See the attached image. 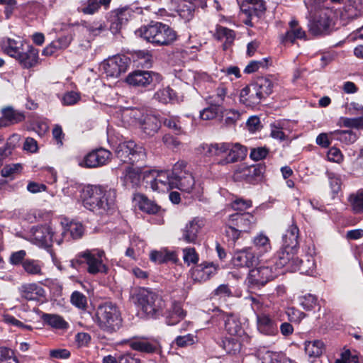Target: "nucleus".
Masks as SVG:
<instances>
[{
  "label": "nucleus",
  "mask_w": 363,
  "mask_h": 363,
  "mask_svg": "<svg viewBox=\"0 0 363 363\" xmlns=\"http://www.w3.org/2000/svg\"><path fill=\"white\" fill-rule=\"evenodd\" d=\"M315 267V260L311 257H306L304 260L300 259L293 265L291 272L298 271L301 274L312 275Z\"/></svg>",
  "instance_id": "obj_37"
},
{
  "label": "nucleus",
  "mask_w": 363,
  "mask_h": 363,
  "mask_svg": "<svg viewBox=\"0 0 363 363\" xmlns=\"http://www.w3.org/2000/svg\"><path fill=\"white\" fill-rule=\"evenodd\" d=\"M134 147H135V143L131 140L120 143L116 149V157L121 162L129 163Z\"/></svg>",
  "instance_id": "obj_40"
},
{
  "label": "nucleus",
  "mask_w": 363,
  "mask_h": 363,
  "mask_svg": "<svg viewBox=\"0 0 363 363\" xmlns=\"http://www.w3.org/2000/svg\"><path fill=\"white\" fill-rule=\"evenodd\" d=\"M223 347L230 354H235L240 351L241 344L238 339L234 336L223 340Z\"/></svg>",
  "instance_id": "obj_52"
},
{
  "label": "nucleus",
  "mask_w": 363,
  "mask_h": 363,
  "mask_svg": "<svg viewBox=\"0 0 363 363\" xmlns=\"http://www.w3.org/2000/svg\"><path fill=\"white\" fill-rule=\"evenodd\" d=\"M162 315L166 316V323L169 325H174L181 321L186 316V312L179 303H172L171 308Z\"/></svg>",
  "instance_id": "obj_31"
},
{
  "label": "nucleus",
  "mask_w": 363,
  "mask_h": 363,
  "mask_svg": "<svg viewBox=\"0 0 363 363\" xmlns=\"http://www.w3.org/2000/svg\"><path fill=\"white\" fill-rule=\"evenodd\" d=\"M84 206L96 213L104 214L114 208L116 191L103 185H88L83 189Z\"/></svg>",
  "instance_id": "obj_1"
},
{
  "label": "nucleus",
  "mask_w": 363,
  "mask_h": 363,
  "mask_svg": "<svg viewBox=\"0 0 363 363\" xmlns=\"http://www.w3.org/2000/svg\"><path fill=\"white\" fill-rule=\"evenodd\" d=\"M297 251L298 248L283 245L272 262L274 264V269L277 271L278 269L286 267L288 270L291 271L294 264L298 261V257L296 255Z\"/></svg>",
  "instance_id": "obj_13"
},
{
  "label": "nucleus",
  "mask_w": 363,
  "mask_h": 363,
  "mask_svg": "<svg viewBox=\"0 0 363 363\" xmlns=\"http://www.w3.org/2000/svg\"><path fill=\"white\" fill-rule=\"evenodd\" d=\"M349 206L354 214L363 213V189H359L357 191L349 195L347 199Z\"/></svg>",
  "instance_id": "obj_41"
},
{
  "label": "nucleus",
  "mask_w": 363,
  "mask_h": 363,
  "mask_svg": "<svg viewBox=\"0 0 363 363\" xmlns=\"http://www.w3.org/2000/svg\"><path fill=\"white\" fill-rule=\"evenodd\" d=\"M143 131L147 135H154L160 128L161 123L154 115L146 114L140 123Z\"/></svg>",
  "instance_id": "obj_30"
},
{
  "label": "nucleus",
  "mask_w": 363,
  "mask_h": 363,
  "mask_svg": "<svg viewBox=\"0 0 363 363\" xmlns=\"http://www.w3.org/2000/svg\"><path fill=\"white\" fill-rule=\"evenodd\" d=\"M203 150V153L207 157L223 156L227 155L228 150V143H211L203 144L200 147Z\"/></svg>",
  "instance_id": "obj_36"
},
{
  "label": "nucleus",
  "mask_w": 363,
  "mask_h": 363,
  "mask_svg": "<svg viewBox=\"0 0 363 363\" xmlns=\"http://www.w3.org/2000/svg\"><path fill=\"white\" fill-rule=\"evenodd\" d=\"M41 319L45 325L54 329L65 330L69 327L68 323L57 314L43 313Z\"/></svg>",
  "instance_id": "obj_34"
},
{
  "label": "nucleus",
  "mask_w": 363,
  "mask_h": 363,
  "mask_svg": "<svg viewBox=\"0 0 363 363\" xmlns=\"http://www.w3.org/2000/svg\"><path fill=\"white\" fill-rule=\"evenodd\" d=\"M19 291L21 297L28 301H39L45 296L44 289L36 283L23 284Z\"/></svg>",
  "instance_id": "obj_21"
},
{
  "label": "nucleus",
  "mask_w": 363,
  "mask_h": 363,
  "mask_svg": "<svg viewBox=\"0 0 363 363\" xmlns=\"http://www.w3.org/2000/svg\"><path fill=\"white\" fill-rule=\"evenodd\" d=\"M111 153L104 148H99L88 153L80 163L82 167L96 168L106 164L111 159Z\"/></svg>",
  "instance_id": "obj_17"
},
{
  "label": "nucleus",
  "mask_w": 363,
  "mask_h": 363,
  "mask_svg": "<svg viewBox=\"0 0 363 363\" xmlns=\"http://www.w3.org/2000/svg\"><path fill=\"white\" fill-rule=\"evenodd\" d=\"M216 267L213 263L201 264L191 270V278L196 281H205L216 272Z\"/></svg>",
  "instance_id": "obj_25"
},
{
  "label": "nucleus",
  "mask_w": 363,
  "mask_h": 363,
  "mask_svg": "<svg viewBox=\"0 0 363 363\" xmlns=\"http://www.w3.org/2000/svg\"><path fill=\"white\" fill-rule=\"evenodd\" d=\"M129 347L133 350L145 353L160 352V345L157 340H148L145 337H134L128 340Z\"/></svg>",
  "instance_id": "obj_19"
},
{
  "label": "nucleus",
  "mask_w": 363,
  "mask_h": 363,
  "mask_svg": "<svg viewBox=\"0 0 363 363\" xmlns=\"http://www.w3.org/2000/svg\"><path fill=\"white\" fill-rule=\"evenodd\" d=\"M31 240L37 245L48 248L54 242L60 245L62 239L50 225H39L31 229Z\"/></svg>",
  "instance_id": "obj_8"
},
{
  "label": "nucleus",
  "mask_w": 363,
  "mask_h": 363,
  "mask_svg": "<svg viewBox=\"0 0 363 363\" xmlns=\"http://www.w3.org/2000/svg\"><path fill=\"white\" fill-rule=\"evenodd\" d=\"M277 276V272L271 262L267 265H260L250 270L247 280L250 286L259 287L264 286Z\"/></svg>",
  "instance_id": "obj_10"
},
{
  "label": "nucleus",
  "mask_w": 363,
  "mask_h": 363,
  "mask_svg": "<svg viewBox=\"0 0 363 363\" xmlns=\"http://www.w3.org/2000/svg\"><path fill=\"white\" fill-rule=\"evenodd\" d=\"M24 69H30L39 63L38 50L27 45L16 60Z\"/></svg>",
  "instance_id": "obj_22"
},
{
  "label": "nucleus",
  "mask_w": 363,
  "mask_h": 363,
  "mask_svg": "<svg viewBox=\"0 0 363 363\" xmlns=\"http://www.w3.org/2000/svg\"><path fill=\"white\" fill-rule=\"evenodd\" d=\"M72 39L73 38L71 34L58 38L44 48L43 50V55L48 56L52 55L55 54L57 50L67 48L69 45Z\"/></svg>",
  "instance_id": "obj_32"
},
{
  "label": "nucleus",
  "mask_w": 363,
  "mask_h": 363,
  "mask_svg": "<svg viewBox=\"0 0 363 363\" xmlns=\"http://www.w3.org/2000/svg\"><path fill=\"white\" fill-rule=\"evenodd\" d=\"M0 363H19V361L13 350L0 347Z\"/></svg>",
  "instance_id": "obj_55"
},
{
  "label": "nucleus",
  "mask_w": 363,
  "mask_h": 363,
  "mask_svg": "<svg viewBox=\"0 0 363 363\" xmlns=\"http://www.w3.org/2000/svg\"><path fill=\"white\" fill-rule=\"evenodd\" d=\"M104 258H105V253L102 250H86L76 255L75 258L71 261V266L77 268L80 264H86L89 274L106 273L107 267L104 263Z\"/></svg>",
  "instance_id": "obj_5"
},
{
  "label": "nucleus",
  "mask_w": 363,
  "mask_h": 363,
  "mask_svg": "<svg viewBox=\"0 0 363 363\" xmlns=\"http://www.w3.org/2000/svg\"><path fill=\"white\" fill-rule=\"evenodd\" d=\"M208 106L200 111V118L202 120L208 121L216 118L220 113H223V108H218L211 103Z\"/></svg>",
  "instance_id": "obj_53"
},
{
  "label": "nucleus",
  "mask_w": 363,
  "mask_h": 363,
  "mask_svg": "<svg viewBox=\"0 0 363 363\" xmlns=\"http://www.w3.org/2000/svg\"><path fill=\"white\" fill-rule=\"evenodd\" d=\"M254 247L260 253H264L270 250L271 245L269 238L263 233L257 235L252 240Z\"/></svg>",
  "instance_id": "obj_48"
},
{
  "label": "nucleus",
  "mask_w": 363,
  "mask_h": 363,
  "mask_svg": "<svg viewBox=\"0 0 363 363\" xmlns=\"http://www.w3.org/2000/svg\"><path fill=\"white\" fill-rule=\"evenodd\" d=\"M196 336L193 334H186L185 335L177 336L174 342L180 347H185L192 345L195 343Z\"/></svg>",
  "instance_id": "obj_63"
},
{
  "label": "nucleus",
  "mask_w": 363,
  "mask_h": 363,
  "mask_svg": "<svg viewBox=\"0 0 363 363\" xmlns=\"http://www.w3.org/2000/svg\"><path fill=\"white\" fill-rule=\"evenodd\" d=\"M162 80L158 73L152 71L137 70L130 73L126 82L133 86L139 88L153 89Z\"/></svg>",
  "instance_id": "obj_9"
},
{
  "label": "nucleus",
  "mask_w": 363,
  "mask_h": 363,
  "mask_svg": "<svg viewBox=\"0 0 363 363\" xmlns=\"http://www.w3.org/2000/svg\"><path fill=\"white\" fill-rule=\"evenodd\" d=\"M2 114L11 124L21 122L25 119V116L22 112L15 110L11 106L3 108Z\"/></svg>",
  "instance_id": "obj_49"
},
{
  "label": "nucleus",
  "mask_w": 363,
  "mask_h": 363,
  "mask_svg": "<svg viewBox=\"0 0 363 363\" xmlns=\"http://www.w3.org/2000/svg\"><path fill=\"white\" fill-rule=\"evenodd\" d=\"M183 258L185 263L196 264L199 261V255L194 247L183 249Z\"/></svg>",
  "instance_id": "obj_64"
},
{
  "label": "nucleus",
  "mask_w": 363,
  "mask_h": 363,
  "mask_svg": "<svg viewBox=\"0 0 363 363\" xmlns=\"http://www.w3.org/2000/svg\"><path fill=\"white\" fill-rule=\"evenodd\" d=\"M247 155V149L246 147L240 143L230 144L228 143V150L227 155L217 161L219 165H227L228 164L235 163L243 160Z\"/></svg>",
  "instance_id": "obj_18"
},
{
  "label": "nucleus",
  "mask_w": 363,
  "mask_h": 363,
  "mask_svg": "<svg viewBox=\"0 0 363 363\" xmlns=\"http://www.w3.org/2000/svg\"><path fill=\"white\" fill-rule=\"evenodd\" d=\"M135 35L156 45H168L177 38L176 32L160 22L144 26L135 30Z\"/></svg>",
  "instance_id": "obj_3"
},
{
  "label": "nucleus",
  "mask_w": 363,
  "mask_h": 363,
  "mask_svg": "<svg viewBox=\"0 0 363 363\" xmlns=\"http://www.w3.org/2000/svg\"><path fill=\"white\" fill-rule=\"evenodd\" d=\"M142 177H147V171L143 170L142 167L128 166L124 169L121 180L127 189H135L140 186Z\"/></svg>",
  "instance_id": "obj_15"
},
{
  "label": "nucleus",
  "mask_w": 363,
  "mask_h": 363,
  "mask_svg": "<svg viewBox=\"0 0 363 363\" xmlns=\"http://www.w3.org/2000/svg\"><path fill=\"white\" fill-rule=\"evenodd\" d=\"M28 44L23 43V40L18 39H11L8 38L4 43V51L9 55L10 57L15 58L17 60V58L21 55V52L23 50V49L26 48V45Z\"/></svg>",
  "instance_id": "obj_33"
},
{
  "label": "nucleus",
  "mask_w": 363,
  "mask_h": 363,
  "mask_svg": "<svg viewBox=\"0 0 363 363\" xmlns=\"http://www.w3.org/2000/svg\"><path fill=\"white\" fill-rule=\"evenodd\" d=\"M70 301L72 305L78 308L79 309L84 310L87 306V298L82 293L74 291L70 298Z\"/></svg>",
  "instance_id": "obj_56"
},
{
  "label": "nucleus",
  "mask_w": 363,
  "mask_h": 363,
  "mask_svg": "<svg viewBox=\"0 0 363 363\" xmlns=\"http://www.w3.org/2000/svg\"><path fill=\"white\" fill-rule=\"evenodd\" d=\"M227 225H233L241 233H249L255 227L256 218L250 213H236L229 216Z\"/></svg>",
  "instance_id": "obj_16"
},
{
  "label": "nucleus",
  "mask_w": 363,
  "mask_h": 363,
  "mask_svg": "<svg viewBox=\"0 0 363 363\" xmlns=\"http://www.w3.org/2000/svg\"><path fill=\"white\" fill-rule=\"evenodd\" d=\"M111 0H84L79 2L77 11L86 15H93L101 7L107 8Z\"/></svg>",
  "instance_id": "obj_26"
},
{
  "label": "nucleus",
  "mask_w": 363,
  "mask_h": 363,
  "mask_svg": "<svg viewBox=\"0 0 363 363\" xmlns=\"http://www.w3.org/2000/svg\"><path fill=\"white\" fill-rule=\"evenodd\" d=\"M187 164L184 161H178L172 168L174 175V189L190 193L194 186L195 180L192 174L186 169Z\"/></svg>",
  "instance_id": "obj_7"
},
{
  "label": "nucleus",
  "mask_w": 363,
  "mask_h": 363,
  "mask_svg": "<svg viewBox=\"0 0 363 363\" xmlns=\"http://www.w3.org/2000/svg\"><path fill=\"white\" fill-rule=\"evenodd\" d=\"M268 65V58H263L261 60H252L245 67L244 72L247 74H251L257 71L259 68H267Z\"/></svg>",
  "instance_id": "obj_58"
},
{
  "label": "nucleus",
  "mask_w": 363,
  "mask_h": 363,
  "mask_svg": "<svg viewBox=\"0 0 363 363\" xmlns=\"http://www.w3.org/2000/svg\"><path fill=\"white\" fill-rule=\"evenodd\" d=\"M306 34L305 30L299 26L298 22L294 19L289 22V29L286 32L282 38L284 43H294L296 39H306Z\"/></svg>",
  "instance_id": "obj_27"
},
{
  "label": "nucleus",
  "mask_w": 363,
  "mask_h": 363,
  "mask_svg": "<svg viewBox=\"0 0 363 363\" xmlns=\"http://www.w3.org/2000/svg\"><path fill=\"white\" fill-rule=\"evenodd\" d=\"M150 259L156 263L161 264L169 261L175 262L176 255L173 252H169L166 250L159 251H152L150 255Z\"/></svg>",
  "instance_id": "obj_44"
},
{
  "label": "nucleus",
  "mask_w": 363,
  "mask_h": 363,
  "mask_svg": "<svg viewBox=\"0 0 363 363\" xmlns=\"http://www.w3.org/2000/svg\"><path fill=\"white\" fill-rule=\"evenodd\" d=\"M343 19L354 20L363 16V4L362 0H352L342 12Z\"/></svg>",
  "instance_id": "obj_28"
},
{
  "label": "nucleus",
  "mask_w": 363,
  "mask_h": 363,
  "mask_svg": "<svg viewBox=\"0 0 363 363\" xmlns=\"http://www.w3.org/2000/svg\"><path fill=\"white\" fill-rule=\"evenodd\" d=\"M97 326L108 334L118 331L123 324V318L119 308L111 302L100 304L94 318Z\"/></svg>",
  "instance_id": "obj_2"
},
{
  "label": "nucleus",
  "mask_w": 363,
  "mask_h": 363,
  "mask_svg": "<svg viewBox=\"0 0 363 363\" xmlns=\"http://www.w3.org/2000/svg\"><path fill=\"white\" fill-rule=\"evenodd\" d=\"M151 176L150 187L153 191L166 192L174 189V175L172 171H147V177Z\"/></svg>",
  "instance_id": "obj_11"
},
{
  "label": "nucleus",
  "mask_w": 363,
  "mask_h": 363,
  "mask_svg": "<svg viewBox=\"0 0 363 363\" xmlns=\"http://www.w3.org/2000/svg\"><path fill=\"white\" fill-rule=\"evenodd\" d=\"M138 198V206L141 211L152 214L158 212L160 207L154 201L148 199L144 195H139Z\"/></svg>",
  "instance_id": "obj_50"
},
{
  "label": "nucleus",
  "mask_w": 363,
  "mask_h": 363,
  "mask_svg": "<svg viewBox=\"0 0 363 363\" xmlns=\"http://www.w3.org/2000/svg\"><path fill=\"white\" fill-rule=\"evenodd\" d=\"M257 356L262 363H294L283 354L269 351L265 347L259 349Z\"/></svg>",
  "instance_id": "obj_24"
},
{
  "label": "nucleus",
  "mask_w": 363,
  "mask_h": 363,
  "mask_svg": "<svg viewBox=\"0 0 363 363\" xmlns=\"http://www.w3.org/2000/svg\"><path fill=\"white\" fill-rule=\"evenodd\" d=\"M298 227L292 224L283 235V245L286 247H293L298 249Z\"/></svg>",
  "instance_id": "obj_42"
},
{
  "label": "nucleus",
  "mask_w": 363,
  "mask_h": 363,
  "mask_svg": "<svg viewBox=\"0 0 363 363\" xmlns=\"http://www.w3.org/2000/svg\"><path fill=\"white\" fill-rule=\"evenodd\" d=\"M299 303L305 310L311 311L318 305V299L315 296L308 294L299 297Z\"/></svg>",
  "instance_id": "obj_57"
},
{
  "label": "nucleus",
  "mask_w": 363,
  "mask_h": 363,
  "mask_svg": "<svg viewBox=\"0 0 363 363\" xmlns=\"http://www.w3.org/2000/svg\"><path fill=\"white\" fill-rule=\"evenodd\" d=\"M258 330L267 335H275L278 333L277 322L266 313L257 315Z\"/></svg>",
  "instance_id": "obj_23"
},
{
  "label": "nucleus",
  "mask_w": 363,
  "mask_h": 363,
  "mask_svg": "<svg viewBox=\"0 0 363 363\" xmlns=\"http://www.w3.org/2000/svg\"><path fill=\"white\" fill-rule=\"evenodd\" d=\"M127 58L124 56L115 55L104 60L100 69L107 78H118L121 73L127 70Z\"/></svg>",
  "instance_id": "obj_12"
},
{
  "label": "nucleus",
  "mask_w": 363,
  "mask_h": 363,
  "mask_svg": "<svg viewBox=\"0 0 363 363\" xmlns=\"http://www.w3.org/2000/svg\"><path fill=\"white\" fill-rule=\"evenodd\" d=\"M24 271L29 275H43L41 262L33 259H26L22 262Z\"/></svg>",
  "instance_id": "obj_45"
},
{
  "label": "nucleus",
  "mask_w": 363,
  "mask_h": 363,
  "mask_svg": "<svg viewBox=\"0 0 363 363\" xmlns=\"http://www.w3.org/2000/svg\"><path fill=\"white\" fill-rule=\"evenodd\" d=\"M145 159L146 152L145 149L142 146L137 145L135 144V147H134L133 151L132 152L129 163L133 164L138 162H143Z\"/></svg>",
  "instance_id": "obj_62"
},
{
  "label": "nucleus",
  "mask_w": 363,
  "mask_h": 363,
  "mask_svg": "<svg viewBox=\"0 0 363 363\" xmlns=\"http://www.w3.org/2000/svg\"><path fill=\"white\" fill-rule=\"evenodd\" d=\"M273 86L270 79L258 77L241 90L240 101L247 106L257 105L272 94Z\"/></svg>",
  "instance_id": "obj_4"
},
{
  "label": "nucleus",
  "mask_w": 363,
  "mask_h": 363,
  "mask_svg": "<svg viewBox=\"0 0 363 363\" xmlns=\"http://www.w3.org/2000/svg\"><path fill=\"white\" fill-rule=\"evenodd\" d=\"M135 303L148 316L156 318L163 314L166 306L162 297L147 289H141L135 296Z\"/></svg>",
  "instance_id": "obj_6"
},
{
  "label": "nucleus",
  "mask_w": 363,
  "mask_h": 363,
  "mask_svg": "<svg viewBox=\"0 0 363 363\" xmlns=\"http://www.w3.org/2000/svg\"><path fill=\"white\" fill-rule=\"evenodd\" d=\"M257 262V258L251 248L238 250L232 259L233 264L236 267H250Z\"/></svg>",
  "instance_id": "obj_20"
},
{
  "label": "nucleus",
  "mask_w": 363,
  "mask_h": 363,
  "mask_svg": "<svg viewBox=\"0 0 363 363\" xmlns=\"http://www.w3.org/2000/svg\"><path fill=\"white\" fill-rule=\"evenodd\" d=\"M19 140L20 136L18 134H13L8 139L5 145L0 147V160L11 154Z\"/></svg>",
  "instance_id": "obj_51"
},
{
  "label": "nucleus",
  "mask_w": 363,
  "mask_h": 363,
  "mask_svg": "<svg viewBox=\"0 0 363 363\" xmlns=\"http://www.w3.org/2000/svg\"><path fill=\"white\" fill-rule=\"evenodd\" d=\"M225 329L232 336L240 335L242 328L238 318L232 314L224 316Z\"/></svg>",
  "instance_id": "obj_38"
},
{
  "label": "nucleus",
  "mask_w": 363,
  "mask_h": 363,
  "mask_svg": "<svg viewBox=\"0 0 363 363\" xmlns=\"http://www.w3.org/2000/svg\"><path fill=\"white\" fill-rule=\"evenodd\" d=\"M227 94V87L221 84L216 90L215 94L209 96L206 99L207 103H211L218 108H223L222 105Z\"/></svg>",
  "instance_id": "obj_46"
},
{
  "label": "nucleus",
  "mask_w": 363,
  "mask_h": 363,
  "mask_svg": "<svg viewBox=\"0 0 363 363\" xmlns=\"http://www.w3.org/2000/svg\"><path fill=\"white\" fill-rule=\"evenodd\" d=\"M245 2L249 4L250 16L254 14L256 16H259L266 10L263 0H245Z\"/></svg>",
  "instance_id": "obj_54"
},
{
  "label": "nucleus",
  "mask_w": 363,
  "mask_h": 363,
  "mask_svg": "<svg viewBox=\"0 0 363 363\" xmlns=\"http://www.w3.org/2000/svg\"><path fill=\"white\" fill-rule=\"evenodd\" d=\"M206 221L203 218L195 217L189 220L182 229L180 240L188 244L199 242V235L204 227Z\"/></svg>",
  "instance_id": "obj_14"
},
{
  "label": "nucleus",
  "mask_w": 363,
  "mask_h": 363,
  "mask_svg": "<svg viewBox=\"0 0 363 363\" xmlns=\"http://www.w3.org/2000/svg\"><path fill=\"white\" fill-rule=\"evenodd\" d=\"M330 26V18L325 14L320 15L311 23L309 30L314 35H325L329 33Z\"/></svg>",
  "instance_id": "obj_29"
},
{
  "label": "nucleus",
  "mask_w": 363,
  "mask_h": 363,
  "mask_svg": "<svg viewBox=\"0 0 363 363\" xmlns=\"http://www.w3.org/2000/svg\"><path fill=\"white\" fill-rule=\"evenodd\" d=\"M173 90L169 87L158 90L154 95V99L162 104H167L172 98Z\"/></svg>",
  "instance_id": "obj_61"
},
{
  "label": "nucleus",
  "mask_w": 363,
  "mask_h": 363,
  "mask_svg": "<svg viewBox=\"0 0 363 363\" xmlns=\"http://www.w3.org/2000/svg\"><path fill=\"white\" fill-rule=\"evenodd\" d=\"M113 16L125 25L133 16V11L129 7L121 8L115 11Z\"/></svg>",
  "instance_id": "obj_59"
},
{
  "label": "nucleus",
  "mask_w": 363,
  "mask_h": 363,
  "mask_svg": "<svg viewBox=\"0 0 363 363\" xmlns=\"http://www.w3.org/2000/svg\"><path fill=\"white\" fill-rule=\"evenodd\" d=\"M144 111L139 108H125L122 111L121 118L124 123L129 125L137 124L140 125L141 121L144 117Z\"/></svg>",
  "instance_id": "obj_39"
},
{
  "label": "nucleus",
  "mask_w": 363,
  "mask_h": 363,
  "mask_svg": "<svg viewBox=\"0 0 363 363\" xmlns=\"http://www.w3.org/2000/svg\"><path fill=\"white\" fill-rule=\"evenodd\" d=\"M324 344L320 340L309 341L305 343V351L311 357H318L322 354Z\"/></svg>",
  "instance_id": "obj_47"
},
{
  "label": "nucleus",
  "mask_w": 363,
  "mask_h": 363,
  "mask_svg": "<svg viewBox=\"0 0 363 363\" xmlns=\"http://www.w3.org/2000/svg\"><path fill=\"white\" fill-rule=\"evenodd\" d=\"M265 167L260 164L251 165L242 169V177L249 183H252L261 179Z\"/></svg>",
  "instance_id": "obj_35"
},
{
  "label": "nucleus",
  "mask_w": 363,
  "mask_h": 363,
  "mask_svg": "<svg viewBox=\"0 0 363 363\" xmlns=\"http://www.w3.org/2000/svg\"><path fill=\"white\" fill-rule=\"evenodd\" d=\"M217 38L220 40L225 38L226 43H230L235 38V33L233 30L223 26H217L216 33Z\"/></svg>",
  "instance_id": "obj_60"
},
{
  "label": "nucleus",
  "mask_w": 363,
  "mask_h": 363,
  "mask_svg": "<svg viewBox=\"0 0 363 363\" xmlns=\"http://www.w3.org/2000/svg\"><path fill=\"white\" fill-rule=\"evenodd\" d=\"M284 124L285 122L281 121L270 124V136L273 139L280 142L289 140V135L284 132Z\"/></svg>",
  "instance_id": "obj_43"
}]
</instances>
